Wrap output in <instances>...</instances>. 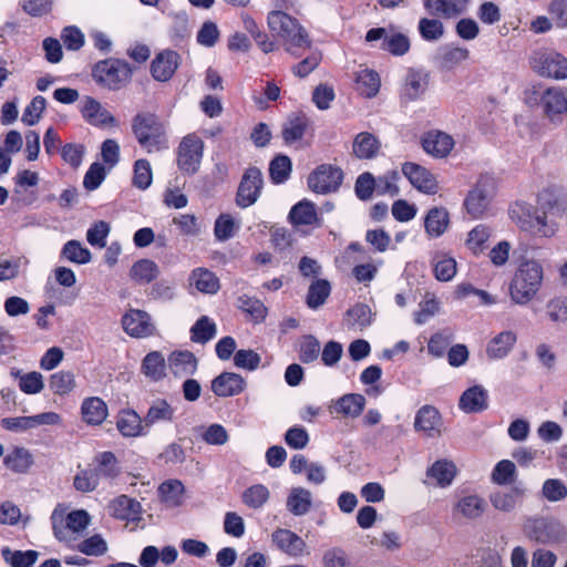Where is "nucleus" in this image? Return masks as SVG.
<instances>
[{"mask_svg":"<svg viewBox=\"0 0 567 567\" xmlns=\"http://www.w3.org/2000/svg\"><path fill=\"white\" fill-rule=\"evenodd\" d=\"M536 214L537 212L533 206L524 202L515 203L509 208L511 219L524 231L533 229Z\"/></svg>","mask_w":567,"mask_h":567,"instance_id":"45","label":"nucleus"},{"mask_svg":"<svg viewBox=\"0 0 567 567\" xmlns=\"http://www.w3.org/2000/svg\"><path fill=\"white\" fill-rule=\"evenodd\" d=\"M544 281V267L537 258L522 256L508 285V295L513 303L526 306L540 291Z\"/></svg>","mask_w":567,"mask_h":567,"instance_id":"1","label":"nucleus"},{"mask_svg":"<svg viewBox=\"0 0 567 567\" xmlns=\"http://www.w3.org/2000/svg\"><path fill=\"white\" fill-rule=\"evenodd\" d=\"M269 497L270 492L267 486L255 484L244 491L241 499L247 507L257 509L262 507Z\"/></svg>","mask_w":567,"mask_h":567,"instance_id":"47","label":"nucleus"},{"mask_svg":"<svg viewBox=\"0 0 567 567\" xmlns=\"http://www.w3.org/2000/svg\"><path fill=\"white\" fill-rule=\"evenodd\" d=\"M343 181L341 168L331 164L318 166L308 177L309 188L318 194L336 192Z\"/></svg>","mask_w":567,"mask_h":567,"instance_id":"9","label":"nucleus"},{"mask_svg":"<svg viewBox=\"0 0 567 567\" xmlns=\"http://www.w3.org/2000/svg\"><path fill=\"white\" fill-rule=\"evenodd\" d=\"M202 439L208 445L221 446L229 441V434L221 424L214 423L203 430Z\"/></svg>","mask_w":567,"mask_h":567,"instance_id":"63","label":"nucleus"},{"mask_svg":"<svg viewBox=\"0 0 567 567\" xmlns=\"http://www.w3.org/2000/svg\"><path fill=\"white\" fill-rule=\"evenodd\" d=\"M54 537L69 547H73L92 523L85 509L70 511L64 504H58L50 516Z\"/></svg>","mask_w":567,"mask_h":567,"instance_id":"2","label":"nucleus"},{"mask_svg":"<svg viewBox=\"0 0 567 567\" xmlns=\"http://www.w3.org/2000/svg\"><path fill=\"white\" fill-rule=\"evenodd\" d=\"M423 3L431 13L454 18L467 10L470 0H423Z\"/></svg>","mask_w":567,"mask_h":567,"instance_id":"32","label":"nucleus"},{"mask_svg":"<svg viewBox=\"0 0 567 567\" xmlns=\"http://www.w3.org/2000/svg\"><path fill=\"white\" fill-rule=\"evenodd\" d=\"M458 406L465 413H478L488 406V392L483 385H473L460 398Z\"/></svg>","mask_w":567,"mask_h":567,"instance_id":"26","label":"nucleus"},{"mask_svg":"<svg viewBox=\"0 0 567 567\" xmlns=\"http://www.w3.org/2000/svg\"><path fill=\"white\" fill-rule=\"evenodd\" d=\"M110 230L111 227L106 221H96L87 229L86 240L91 246L102 249L106 246V238Z\"/></svg>","mask_w":567,"mask_h":567,"instance_id":"61","label":"nucleus"},{"mask_svg":"<svg viewBox=\"0 0 567 567\" xmlns=\"http://www.w3.org/2000/svg\"><path fill=\"white\" fill-rule=\"evenodd\" d=\"M491 237L492 229L480 224L467 233L464 245L473 255L478 256L485 251Z\"/></svg>","mask_w":567,"mask_h":567,"instance_id":"36","label":"nucleus"},{"mask_svg":"<svg viewBox=\"0 0 567 567\" xmlns=\"http://www.w3.org/2000/svg\"><path fill=\"white\" fill-rule=\"evenodd\" d=\"M540 102L546 116L554 123L560 122L561 114L567 112V96L558 87L547 89L543 93Z\"/></svg>","mask_w":567,"mask_h":567,"instance_id":"19","label":"nucleus"},{"mask_svg":"<svg viewBox=\"0 0 567 567\" xmlns=\"http://www.w3.org/2000/svg\"><path fill=\"white\" fill-rule=\"evenodd\" d=\"M331 291V286L329 281L324 279H318L313 281L308 290L307 295V305L311 309H317L321 307L327 298L329 297Z\"/></svg>","mask_w":567,"mask_h":567,"instance_id":"48","label":"nucleus"},{"mask_svg":"<svg viewBox=\"0 0 567 567\" xmlns=\"http://www.w3.org/2000/svg\"><path fill=\"white\" fill-rule=\"evenodd\" d=\"M190 331L195 342L205 343L216 334V324L204 316L197 320Z\"/></svg>","mask_w":567,"mask_h":567,"instance_id":"60","label":"nucleus"},{"mask_svg":"<svg viewBox=\"0 0 567 567\" xmlns=\"http://www.w3.org/2000/svg\"><path fill=\"white\" fill-rule=\"evenodd\" d=\"M179 65V55L175 51L165 50L152 61L151 71L155 80H169Z\"/></svg>","mask_w":567,"mask_h":567,"instance_id":"23","label":"nucleus"},{"mask_svg":"<svg viewBox=\"0 0 567 567\" xmlns=\"http://www.w3.org/2000/svg\"><path fill=\"white\" fill-rule=\"evenodd\" d=\"M122 327L132 338H148L155 334L156 327L150 313L141 309H128L122 317Z\"/></svg>","mask_w":567,"mask_h":567,"instance_id":"13","label":"nucleus"},{"mask_svg":"<svg viewBox=\"0 0 567 567\" xmlns=\"http://www.w3.org/2000/svg\"><path fill=\"white\" fill-rule=\"evenodd\" d=\"M524 496V489L519 486L512 488L498 489L491 494L489 501L492 506L502 513H511L520 503Z\"/></svg>","mask_w":567,"mask_h":567,"instance_id":"30","label":"nucleus"},{"mask_svg":"<svg viewBox=\"0 0 567 567\" xmlns=\"http://www.w3.org/2000/svg\"><path fill=\"white\" fill-rule=\"evenodd\" d=\"M271 543L280 553L291 558H301L310 555L306 540L288 528H277L271 534Z\"/></svg>","mask_w":567,"mask_h":567,"instance_id":"10","label":"nucleus"},{"mask_svg":"<svg viewBox=\"0 0 567 567\" xmlns=\"http://www.w3.org/2000/svg\"><path fill=\"white\" fill-rule=\"evenodd\" d=\"M135 137L148 153L166 148V132L164 124L152 113L140 114L133 123Z\"/></svg>","mask_w":567,"mask_h":567,"instance_id":"4","label":"nucleus"},{"mask_svg":"<svg viewBox=\"0 0 567 567\" xmlns=\"http://www.w3.org/2000/svg\"><path fill=\"white\" fill-rule=\"evenodd\" d=\"M486 509L485 499L477 494H464L453 505V513L462 518L474 520Z\"/></svg>","mask_w":567,"mask_h":567,"instance_id":"20","label":"nucleus"},{"mask_svg":"<svg viewBox=\"0 0 567 567\" xmlns=\"http://www.w3.org/2000/svg\"><path fill=\"white\" fill-rule=\"evenodd\" d=\"M516 334L506 330L496 334L487 344L486 353L489 359L499 360L508 355L516 343Z\"/></svg>","mask_w":567,"mask_h":567,"instance_id":"34","label":"nucleus"},{"mask_svg":"<svg viewBox=\"0 0 567 567\" xmlns=\"http://www.w3.org/2000/svg\"><path fill=\"white\" fill-rule=\"evenodd\" d=\"M190 288L200 293L215 295L220 288L218 277L207 268L198 267L192 270L188 277Z\"/></svg>","mask_w":567,"mask_h":567,"instance_id":"28","label":"nucleus"},{"mask_svg":"<svg viewBox=\"0 0 567 567\" xmlns=\"http://www.w3.org/2000/svg\"><path fill=\"white\" fill-rule=\"evenodd\" d=\"M246 380L234 372H223L213 381L210 389L215 395L220 398L235 396L246 389Z\"/></svg>","mask_w":567,"mask_h":567,"instance_id":"18","label":"nucleus"},{"mask_svg":"<svg viewBox=\"0 0 567 567\" xmlns=\"http://www.w3.org/2000/svg\"><path fill=\"white\" fill-rule=\"evenodd\" d=\"M442 420L436 409L430 405L422 406L415 416L414 427L430 437L440 435Z\"/></svg>","mask_w":567,"mask_h":567,"instance_id":"27","label":"nucleus"},{"mask_svg":"<svg viewBox=\"0 0 567 567\" xmlns=\"http://www.w3.org/2000/svg\"><path fill=\"white\" fill-rule=\"evenodd\" d=\"M456 473L457 468L453 462L439 460L427 468L426 480L431 485L446 488L453 483Z\"/></svg>","mask_w":567,"mask_h":567,"instance_id":"24","label":"nucleus"},{"mask_svg":"<svg viewBox=\"0 0 567 567\" xmlns=\"http://www.w3.org/2000/svg\"><path fill=\"white\" fill-rule=\"evenodd\" d=\"M523 529L528 538L540 544H557L567 536L564 525L553 518H528Z\"/></svg>","mask_w":567,"mask_h":567,"instance_id":"7","label":"nucleus"},{"mask_svg":"<svg viewBox=\"0 0 567 567\" xmlns=\"http://www.w3.org/2000/svg\"><path fill=\"white\" fill-rule=\"evenodd\" d=\"M381 151V142L369 132L355 135L352 143V153L359 159H372Z\"/></svg>","mask_w":567,"mask_h":567,"instance_id":"31","label":"nucleus"},{"mask_svg":"<svg viewBox=\"0 0 567 567\" xmlns=\"http://www.w3.org/2000/svg\"><path fill=\"white\" fill-rule=\"evenodd\" d=\"M1 556L10 567H32L39 558V553L32 549L13 550L10 547H3Z\"/></svg>","mask_w":567,"mask_h":567,"instance_id":"44","label":"nucleus"},{"mask_svg":"<svg viewBox=\"0 0 567 567\" xmlns=\"http://www.w3.org/2000/svg\"><path fill=\"white\" fill-rule=\"evenodd\" d=\"M158 274V266L151 259H140L130 269V278L140 285L150 284Z\"/></svg>","mask_w":567,"mask_h":567,"instance_id":"43","label":"nucleus"},{"mask_svg":"<svg viewBox=\"0 0 567 567\" xmlns=\"http://www.w3.org/2000/svg\"><path fill=\"white\" fill-rule=\"evenodd\" d=\"M423 151L434 158L447 157L455 146V141L452 135L432 130L423 134L421 138Z\"/></svg>","mask_w":567,"mask_h":567,"instance_id":"16","label":"nucleus"},{"mask_svg":"<svg viewBox=\"0 0 567 567\" xmlns=\"http://www.w3.org/2000/svg\"><path fill=\"white\" fill-rule=\"evenodd\" d=\"M83 421L89 425L102 424L109 415L106 403L97 398L91 396L83 400L81 405Z\"/></svg>","mask_w":567,"mask_h":567,"instance_id":"33","label":"nucleus"},{"mask_svg":"<svg viewBox=\"0 0 567 567\" xmlns=\"http://www.w3.org/2000/svg\"><path fill=\"white\" fill-rule=\"evenodd\" d=\"M516 476V466L512 461L503 460L498 462L492 473V480L498 485H507L514 482Z\"/></svg>","mask_w":567,"mask_h":567,"instance_id":"62","label":"nucleus"},{"mask_svg":"<svg viewBox=\"0 0 567 567\" xmlns=\"http://www.w3.org/2000/svg\"><path fill=\"white\" fill-rule=\"evenodd\" d=\"M132 70L128 64L121 61L109 59L100 61L93 69V79L95 82L110 90H118L131 79Z\"/></svg>","mask_w":567,"mask_h":567,"instance_id":"6","label":"nucleus"},{"mask_svg":"<svg viewBox=\"0 0 567 567\" xmlns=\"http://www.w3.org/2000/svg\"><path fill=\"white\" fill-rule=\"evenodd\" d=\"M8 468L17 473H23L32 465V455L24 449H16L4 457Z\"/></svg>","mask_w":567,"mask_h":567,"instance_id":"52","label":"nucleus"},{"mask_svg":"<svg viewBox=\"0 0 567 567\" xmlns=\"http://www.w3.org/2000/svg\"><path fill=\"white\" fill-rule=\"evenodd\" d=\"M50 386L58 395L69 394L76 388L75 375L70 371H59L51 375Z\"/></svg>","mask_w":567,"mask_h":567,"instance_id":"49","label":"nucleus"},{"mask_svg":"<svg viewBox=\"0 0 567 567\" xmlns=\"http://www.w3.org/2000/svg\"><path fill=\"white\" fill-rule=\"evenodd\" d=\"M380 85V78L373 70L362 69L355 75V90L364 97H374L379 93Z\"/></svg>","mask_w":567,"mask_h":567,"instance_id":"40","label":"nucleus"},{"mask_svg":"<svg viewBox=\"0 0 567 567\" xmlns=\"http://www.w3.org/2000/svg\"><path fill=\"white\" fill-rule=\"evenodd\" d=\"M530 68L540 76L565 80L567 79V59L554 50H538L530 56Z\"/></svg>","mask_w":567,"mask_h":567,"instance_id":"8","label":"nucleus"},{"mask_svg":"<svg viewBox=\"0 0 567 567\" xmlns=\"http://www.w3.org/2000/svg\"><path fill=\"white\" fill-rule=\"evenodd\" d=\"M176 409L164 399L154 400L144 416L147 431L157 424H171L175 420Z\"/></svg>","mask_w":567,"mask_h":567,"instance_id":"25","label":"nucleus"},{"mask_svg":"<svg viewBox=\"0 0 567 567\" xmlns=\"http://www.w3.org/2000/svg\"><path fill=\"white\" fill-rule=\"evenodd\" d=\"M367 42L381 41V49L394 55H403L410 49L408 37L393 28H374L365 34Z\"/></svg>","mask_w":567,"mask_h":567,"instance_id":"12","label":"nucleus"},{"mask_svg":"<svg viewBox=\"0 0 567 567\" xmlns=\"http://www.w3.org/2000/svg\"><path fill=\"white\" fill-rule=\"evenodd\" d=\"M95 473L99 478L114 480L121 473V466L116 456L112 452H102L94 458Z\"/></svg>","mask_w":567,"mask_h":567,"instance_id":"42","label":"nucleus"},{"mask_svg":"<svg viewBox=\"0 0 567 567\" xmlns=\"http://www.w3.org/2000/svg\"><path fill=\"white\" fill-rule=\"evenodd\" d=\"M140 509V503L126 495L114 498L109 505L110 514L117 519H134Z\"/></svg>","mask_w":567,"mask_h":567,"instance_id":"39","label":"nucleus"},{"mask_svg":"<svg viewBox=\"0 0 567 567\" xmlns=\"http://www.w3.org/2000/svg\"><path fill=\"white\" fill-rule=\"evenodd\" d=\"M267 25L274 37L282 42L285 50L295 54L296 50L311 47V40L299 21L280 10H272L267 16Z\"/></svg>","mask_w":567,"mask_h":567,"instance_id":"3","label":"nucleus"},{"mask_svg":"<svg viewBox=\"0 0 567 567\" xmlns=\"http://www.w3.org/2000/svg\"><path fill=\"white\" fill-rule=\"evenodd\" d=\"M142 371L146 377L152 378L153 380L161 379L165 371L164 355L158 351H153L146 354L142 362Z\"/></svg>","mask_w":567,"mask_h":567,"instance_id":"50","label":"nucleus"},{"mask_svg":"<svg viewBox=\"0 0 567 567\" xmlns=\"http://www.w3.org/2000/svg\"><path fill=\"white\" fill-rule=\"evenodd\" d=\"M290 218L293 224L311 225L317 221L315 205L310 202H300L295 205L290 212Z\"/></svg>","mask_w":567,"mask_h":567,"instance_id":"56","label":"nucleus"},{"mask_svg":"<svg viewBox=\"0 0 567 567\" xmlns=\"http://www.w3.org/2000/svg\"><path fill=\"white\" fill-rule=\"evenodd\" d=\"M62 256L69 261L79 265L89 264L92 259L91 251L76 240H70L64 245Z\"/></svg>","mask_w":567,"mask_h":567,"instance_id":"55","label":"nucleus"},{"mask_svg":"<svg viewBox=\"0 0 567 567\" xmlns=\"http://www.w3.org/2000/svg\"><path fill=\"white\" fill-rule=\"evenodd\" d=\"M116 429L125 437H137L148 434L145 420L133 410H123L118 413Z\"/></svg>","mask_w":567,"mask_h":567,"instance_id":"22","label":"nucleus"},{"mask_svg":"<svg viewBox=\"0 0 567 567\" xmlns=\"http://www.w3.org/2000/svg\"><path fill=\"white\" fill-rule=\"evenodd\" d=\"M204 143L196 135L185 136L178 147L177 165L187 174L198 171L203 157Z\"/></svg>","mask_w":567,"mask_h":567,"instance_id":"11","label":"nucleus"},{"mask_svg":"<svg viewBox=\"0 0 567 567\" xmlns=\"http://www.w3.org/2000/svg\"><path fill=\"white\" fill-rule=\"evenodd\" d=\"M269 173L272 182L276 184H281L287 181L291 173L290 158L285 155L275 157L270 163Z\"/></svg>","mask_w":567,"mask_h":567,"instance_id":"57","label":"nucleus"},{"mask_svg":"<svg viewBox=\"0 0 567 567\" xmlns=\"http://www.w3.org/2000/svg\"><path fill=\"white\" fill-rule=\"evenodd\" d=\"M365 406V399L358 393H348L336 401L329 408L331 414L341 415L343 417H358Z\"/></svg>","mask_w":567,"mask_h":567,"instance_id":"21","label":"nucleus"},{"mask_svg":"<svg viewBox=\"0 0 567 567\" xmlns=\"http://www.w3.org/2000/svg\"><path fill=\"white\" fill-rule=\"evenodd\" d=\"M80 112L83 118L97 127H112L116 125L115 117L99 101L91 96H84L80 103Z\"/></svg>","mask_w":567,"mask_h":567,"instance_id":"17","label":"nucleus"},{"mask_svg":"<svg viewBox=\"0 0 567 567\" xmlns=\"http://www.w3.org/2000/svg\"><path fill=\"white\" fill-rule=\"evenodd\" d=\"M262 185L264 179L260 169L249 167L238 187L237 204L243 208L254 205L260 196Z\"/></svg>","mask_w":567,"mask_h":567,"instance_id":"14","label":"nucleus"},{"mask_svg":"<svg viewBox=\"0 0 567 567\" xmlns=\"http://www.w3.org/2000/svg\"><path fill=\"white\" fill-rule=\"evenodd\" d=\"M450 227V214L444 207L431 208L424 217V229L429 238H439Z\"/></svg>","mask_w":567,"mask_h":567,"instance_id":"29","label":"nucleus"},{"mask_svg":"<svg viewBox=\"0 0 567 567\" xmlns=\"http://www.w3.org/2000/svg\"><path fill=\"white\" fill-rule=\"evenodd\" d=\"M168 367L176 377H187L197 370V360L189 351H175L168 358Z\"/></svg>","mask_w":567,"mask_h":567,"instance_id":"35","label":"nucleus"},{"mask_svg":"<svg viewBox=\"0 0 567 567\" xmlns=\"http://www.w3.org/2000/svg\"><path fill=\"white\" fill-rule=\"evenodd\" d=\"M372 312L367 305H357L347 312V323L354 330H363L371 323Z\"/></svg>","mask_w":567,"mask_h":567,"instance_id":"51","label":"nucleus"},{"mask_svg":"<svg viewBox=\"0 0 567 567\" xmlns=\"http://www.w3.org/2000/svg\"><path fill=\"white\" fill-rule=\"evenodd\" d=\"M402 173L409 179L411 185L419 192L433 195L439 190V184L435 176L425 167L408 162L402 165Z\"/></svg>","mask_w":567,"mask_h":567,"instance_id":"15","label":"nucleus"},{"mask_svg":"<svg viewBox=\"0 0 567 567\" xmlns=\"http://www.w3.org/2000/svg\"><path fill=\"white\" fill-rule=\"evenodd\" d=\"M427 84L429 79L425 73L420 71H410L402 89V96L408 101H415L425 93Z\"/></svg>","mask_w":567,"mask_h":567,"instance_id":"37","label":"nucleus"},{"mask_svg":"<svg viewBox=\"0 0 567 567\" xmlns=\"http://www.w3.org/2000/svg\"><path fill=\"white\" fill-rule=\"evenodd\" d=\"M45 104L43 96H35L24 109L21 121L29 126L35 125L45 110Z\"/></svg>","mask_w":567,"mask_h":567,"instance_id":"64","label":"nucleus"},{"mask_svg":"<svg viewBox=\"0 0 567 567\" xmlns=\"http://www.w3.org/2000/svg\"><path fill=\"white\" fill-rule=\"evenodd\" d=\"M441 302L433 293H426L424 300L420 303V310L415 312L414 320L417 324L425 323L431 317L440 310Z\"/></svg>","mask_w":567,"mask_h":567,"instance_id":"59","label":"nucleus"},{"mask_svg":"<svg viewBox=\"0 0 567 567\" xmlns=\"http://www.w3.org/2000/svg\"><path fill=\"white\" fill-rule=\"evenodd\" d=\"M72 548L86 556L101 557L109 551V543L102 534L95 533L78 540Z\"/></svg>","mask_w":567,"mask_h":567,"instance_id":"41","label":"nucleus"},{"mask_svg":"<svg viewBox=\"0 0 567 567\" xmlns=\"http://www.w3.org/2000/svg\"><path fill=\"white\" fill-rule=\"evenodd\" d=\"M312 505V494L303 487H293L287 497V509L295 516L306 515Z\"/></svg>","mask_w":567,"mask_h":567,"instance_id":"38","label":"nucleus"},{"mask_svg":"<svg viewBox=\"0 0 567 567\" xmlns=\"http://www.w3.org/2000/svg\"><path fill=\"white\" fill-rule=\"evenodd\" d=\"M307 122L302 117L288 120L282 128V137L287 144L300 141L305 134Z\"/></svg>","mask_w":567,"mask_h":567,"instance_id":"58","label":"nucleus"},{"mask_svg":"<svg viewBox=\"0 0 567 567\" xmlns=\"http://www.w3.org/2000/svg\"><path fill=\"white\" fill-rule=\"evenodd\" d=\"M184 486L179 481H167L159 486V495L168 506L175 507L183 503Z\"/></svg>","mask_w":567,"mask_h":567,"instance_id":"53","label":"nucleus"},{"mask_svg":"<svg viewBox=\"0 0 567 567\" xmlns=\"http://www.w3.org/2000/svg\"><path fill=\"white\" fill-rule=\"evenodd\" d=\"M433 269L435 278L439 281H451L457 270V264L456 260L446 255V254H437L433 259Z\"/></svg>","mask_w":567,"mask_h":567,"instance_id":"46","label":"nucleus"},{"mask_svg":"<svg viewBox=\"0 0 567 567\" xmlns=\"http://www.w3.org/2000/svg\"><path fill=\"white\" fill-rule=\"evenodd\" d=\"M494 195V179L487 175L481 176L466 194L463 207L472 218H483L491 210Z\"/></svg>","mask_w":567,"mask_h":567,"instance_id":"5","label":"nucleus"},{"mask_svg":"<svg viewBox=\"0 0 567 567\" xmlns=\"http://www.w3.org/2000/svg\"><path fill=\"white\" fill-rule=\"evenodd\" d=\"M132 182L133 185L141 190H145L152 185L153 171L148 161L137 159L134 163Z\"/></svg>","mask_w":567,"mask_h":567,"instance_id":"54","label":"nucleus"}]
</instances>
